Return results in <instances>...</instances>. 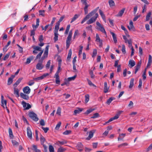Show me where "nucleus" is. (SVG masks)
<instances>
[{
    "instance_id": "1",
    "label": "nucleus",
    "mask_w": 152,
    "mask_h": 152,
    "mask_svg": "<svg viewBox=\"0 0 152 152\" xmlns=\"http://www.w3.org/2000/svg\"><path fill=\"white\" fill-rule=\"evenodd\" d=\"M99 7H98L95 9L92 10L91 12L88 14L83 19L84 22L88 19L91 17V18L87 22L88 24H90L95 22L96 18L99 16L98 14L96 13Z\"/></svg>"
},
{
    "instance_id": "2",
    "label": "nucleus",
    "mask_w": 152,
    "mask_h": 152,
    "mask_svg": "<svg viewBox=\"0 0 152 152\" xmlns=\"http://www.w3.org/2000/svg\"><path fill=\"white\" fill-rule=\"evenodd\" d=\"M49 47V45L47 46L41 58L40 57L38 61V62L36 66V68L37 69L41 70L44 68V65L42 63L43 60L48 57Z\"/></svg>"
},
{
    "instance_id": "3",
    "label": "nucleus",
    "mask_w": 152,
    "mask_h": 152,
    "mask_svg": "<svg viewBox=\"0 0 152 152\" xmlns=\"http://www.w3.org/2000/svg\"><path fill=\"white\" fill-rule=\"evenodd\" d=\"M33 49L34 50L40 51V52L36 56L35 60H37L38 58H40L42 55L43 52V50H42L41 48L38 46H33Z\"/></svg>"
},
{
    "instance_id": "4",
    "label": "nucleus",
    "mask_w": 152,
    "mask_h": 152,
    "mask_svg": "<svg viewBox=\"0 0 152 152\" xmlns=\"http://www.w3.org/2000/svg\"><path fill=\"white\" fill-rule=\"evenodd\" d=\"M121 112L122 111H119L118 114H116L114 117L110 118L108 121L106 122L104 124V125H105L114 120L117 119L118 118Z\"/></svg>"
},
{
    "instance_id": "5",
    "label": "nucleus",
    "mask_w": 152,
    "mask_h": 152,
    "mask_svg": "<svg viewBox=\"0 0 152 152\" xmlns=\"http://www.w3.org/2000/svg\"><path fill=\"white\" fill-rule=\"evenodd\" d=\"M96 25L97 26L96 28L97 29L99 30L102 33H104L105 34H106V32L104 28L99 22H96Z\"/></svg>"
},
{
    "instance_id": "6",
    "label": "nucleus",
    "mask_w": 152,
    "mask_h": 152,
    "mask_svg": "<svg viewBox=\"0 0 152 152\" xmlns=\"http://www.w3.org/2000/svg\"><path fill=\"white\" fill-rule=\"evenodd\" d=\"M28 115L29 117L34 121H37L38 120L39 118L37 117V115L33 112H30Z\"/></svg>"
},
{
    "instance_id": "7",
    "label": "nucleus",
    "mask_w": 152,
    "mask_h": 152,
    "mask_svg": "<svg viewBox=\"0 0 152 152\" xmlns=\"http://www.w3.org/2000/svg\"><path fill=\"white\" fill-rule=\"evenodd\" d=\"M40 140L41 141V144L42 145H43L44 150L45 151H47V146L44 144V142L45 141V139L41 134L40 136Z\"/></svg>"
},
{
    "instance_id": "8",
    "label": "nucleus",
    "mask_w": 152,
    "mask_h": 152,
    "mask_svg": "<svg viewBox=\"0 0 152 152\" xmlns=\"http://www.w3.org/2000/svg\"><path fill=\"white\" fill-rule=\"evenodd\" d=\"M26 129L28 137L30 139H32V134L30 127H28Z\"/></svg>"
},
{
    "instance_id": "9",
    "label": "nucleus",
    "mask_w": 152,
    "mask_h": 152,
    "mask_svg": "<svg viewBox=\"0 0 152 152\" xmlns=\"http://www.w3.org/2000/svg\"><path fill=\"white\" fill-rule=\"evenodd\" d=\"M72 39V37H68L67 38L66 41V49H68L70 46V44L71 43V41Z\"/></svg>"
},
{
    "instance_id": "10",
    "label": "nucleus",
    "mask_w": 152,
    "mask_h": 152,
    "mask_svg": "<svg viewBox=\"0 0 152 152\" xmlns=\"http://www.w3.org/2000/svg\"><path fill=\"white\" fill-rule=\"evenodd\" d=\"M76 147L77 150L80 152H81L83 150V145L81 142H79L77 144Z\"/></svg>"
},
{
    "instance_id": "11",
    "label": "nucleus",
    "mask_w": 152,
    "mask_h": 152,
    "mask_svg": "<svg viewBox=\"0 0 152 152\" xmlns=\"http://www.w3.org/2000/svg\"><path fill=\"white\" fill-rule=\"evenodd\" d=\"M23 91L24 93L28 94L30 92L31 89L28 86H27L23 88Z\"/></svg>"
},
{
    "instance_id": "12",
    "label": "nucleus",
    "mask_w": 152,
    "mask_h": 152,
    "mask_svg": "<svg viewBox=\"0 0 152 152\" xmlns=\"http://www.w3.org/2000/svg\"><path fill=\"white\" fill-rule=\"evenodd\" d=\"M95 132V131L94 130L90 131L89 136L86 138V139L88 140H89L91 138L93 137L94 134V133Z\"/></svg>"
},
{
    "instance_id": "13",
    "label": "nucleus",
    "mask_w": 152,
    "mask_h": 152,
    "mask_svg": "<svg viewBox=\"0 0 152 152\" xmlns=\"http://www.w3.org/2000/svg\"><path fill=\"white\" fill-rule=\"evenodd\" d=\"M141 62L140 61L138 62L137 65L135 66V71L134 72V74H136V73L137 72L139 69H140L141 65Z\"/></svg>"
},
{
    "instance_id": "14",
    "label": "nucleus",
    "mask_w": 152,
    "mask_h": 152,
    "mask_svg": "<svg viewBox=\"0 0 152 152\" xmlns=\"http://www.w3.org/2000/svg\"><path fill=\"white\" fill-rule=\"evenodd\" d=\"M141 62L140 61L138 62L137 65L135 66V71L134 72V74H136V73L137 72L139 69H140L141 65Z\"/></svg>"
},
{
    "instance_id": "15",
    "label": "nucleus",
    "mask_w": 152,
    "mask_h": 152,
    "mask_svg": "<svg viewBox=\"0 0 152 152\" xmlns=\"http://www.w3.org/2000/svg\"><path fill=\"white\" fill-rule=\"evenodd\" d=\"M15 77V75H12L10 77L8 78L7 82V85H10L13 82V79Z\"/></svg>"
},
{
    "instance_id": "16",
    "label": "nucleus",
    "mask_w": 152,
    "mask_h": 152,
    "mask_svg": "<svg viewBox=\"0 0 152 152\" xmlns=\"http://www.w3.org/2000/svg\"><path fill=\"white\" fill-rule=\"evenodd\" d=\"M20 96L24 99L28 100L29 99V96L28 95L24 94L23 93H21L20 94Z\"/></svg>"
},
{
    "instance_id": "17",
    "label": "nucleus",
    "mask_w": 152,
    "mask_h": 152,
    "mask_svg": "<svg viewBox=\"0 0 152 152\" xmlns=\"http://www.w3.org/2000/svg\"><path fill=\"white\" fill-rule=\"evenodd\" d=\"M109 89V88L107 87V83L106 82L104 83V93H107L108 92Z\"/></svg>"
},
{
    "instance_id": "18",
    "label": "nucleus",
    "mask_w": 152,
    "mask_h": 152,
    "mask_svg": "<svg viewBox=\"0 0 152 152\" xmlns=\"http://www.w3.org/2000/svg\"><path fill=\"white\" fill-rule=\"evenodd\" d=\"M14 93L15 95H16V96L17 97H18L19 96V90L18 89L16 88V87H14Z\"/></svg>"
},
{
    "instance_id": "19",
    "label": "nucleus",
    "mask_w": 152,
    "mask_h": 152,
    "mask_svg": "<svg viewBox=\"0 0 152 152\" xmlns=\"http://www.w3.org/2000/svg\"><path fill=\"white\" fill-rule=\"evenodd\" d=\"M129 64L130 65L129 67L131 68L135 65V62L133 60H130L129 61Z\"/></svg>"
},
{
    "instance_id": "20",
    "label": "nucleus",
    "mask_w": 152,
    "mask_h": 152,
    "mask_svg": "<svg viewBox=\"0 0 152 152\" xmlns=\"http://www.w3.org/2000/svg\"><path fill=\"white\" fill-rule=\"evenodd\" d=\"M83 110V109L78 108L77 110H75L74 111L75 115H76L77 114L79 113H81Z\"/></svg>"
},
{
    "instance_id": "21",
    "label": "nucleus",
    "mask_w": 152,
    "mask_h": 152,
    "mask_svg": "<svg viewBox=\"0 0 152 152\" xmlns=\"http://www.w3.org/2000/svg\"><path fill=\"white\" fill-rule=\"evenodd\" d=\"M34 57L33 56H31L28 58L26 59V64H28L30 63L31 61L33 59Z\"/></svg>"
},
{
    "instance_id": "22",
    "label": "nucleus",
    "mask_w": 152,
    "mask_h": 152,
    "mask_svg": "<svg viewBox=\"0 0 152 152\" xmlns=\"http://www.w3.org/2000/svg\"><path fill=\"white\" fill-rule=\"evenodd\" d=\"M134 79L133 78L131 79L130 81V85L129 86V88L130 89H132L134 85Z\"/></svg>"
},
{
    "instance_id": "23",
    "label": "nucleus",
    "mask_w": 152,
    "mask_h": 152,
    "mask_svg": "<svg viewBox=\"0 0 152 152\" xmlns=\"http://www.w3.org/2000/svg\"><path fill=\"white\" fill-rule=\"evenodd\" d=\"M110 34L112 35L113 37V40L114 42L116 43L117 42V38L115 34L113 33V32H110Z\"/></svg>"
},
{
    "instance_id": "24",
    "label": "nucleus",
    "mask_w": 152,
    "mask_h": 152,
    "mask_svg": "<svg viewBox=\"0 0 152 152\" xmlns=\"http://www.w3.org/2000/svg\"><path fill=\"white\" fill-rule=\"evenodd\" d=\"M125 9V8L122 9L118 12V13L117 15V16L118 17L121 16L124 13Z\"/></svg>"
},
{
    "instance_id": "25",
    "label": "nucleus",
    "mask_w": 152,
    "mask_h": 152,
    "mask_svg": "<svg viewBox=\"0 0 152 152\" xmlns=\"http://www.w3.org/2000/svg\"><path fill=\"white\" fill-rule=\"evenodd\" d=\"M22 79V78H19L16 82L13 84L14 87H16L20 82Z\"/></svg>"
},
{
    "instance_id": "26",
    "label": "nucleus",
    "mask_w": 152,
    "mask_h": 152,
    "mask_svg": "<svg viewBox=\"0 0 152 152\" xmlns=\"http://www.w3.org/2000/svg\"><path fill=\"white\" fill-rule=\"evenodd\" d=\"M130 26H128L127 27L129 30L132 29L134 27L133 25V23L132 20L130 21L129 23Z\"/></svg>"
},
{
    "instance_id": "27",
    "label": "nucleus",
    "mask_w": 152,
    "mask_h": 152,
    "mask_svg": "<svg viewBox=\"0 0 152 152\" xmlns=\"http://www.w3.org/2000/svg\"><path fill=\"white\" fill-rule=\"evenodd\" d=\"M56 143L58 145H62L64 144H66L67 143V142L65 140H64L61 141H58Z\"/></svg>"
},
{
    "instance_id": "28",
    "label": "nucleus",
    "mask_w": 152,
    "mask_h": 152,
    "mask_svg": "<svg viewBox=\"0 0 152 152\" xmlns=\"http://www.w3.org/2000/svg\"><path fill=\"white\" fill-rule=\"evenodd\" d=\"M60 25V24L59 23H56V25L55 26V30L54 31V32L58 33V31L59 28V26Z\"/></svg>"
},
{
    "instance_id": "29",
    "label": "nucleus",
    "mask_w": 152,
    "mask_h": 152,
    "mask_svg": "<svg viewBox=\"0 0 152 152\" xmlns=\"http://www.w3.org/2000/svg\"><path fill=\"white\" fill-rule=\"evenodd\" d=\"M126 134L125 133H122L120 134L119 137H118V140L119 141L120 140H122L126 136Z\"/></svg>"
},
{
    "instance_id": "30",
    "label": "nucleus",
    "mask_w": 152,
    "mask_h": 152,
    "mask_svg": "<svg viewBox=\"0 0 152 152\" xmlns=\"http://www.w3.org/2000/svg\"><path fill=\"white\" fill-rule=\"evenodd\" d=\"M11 52H9L7 54H6L4 57L2 58L3 60L4 61L6 60L9 57L10 54Z\"/></svg>"
},
{
    "instance_id": "31",
    "label": "nucleus",
    "mask_w": 152,
    "mask_h": 152,
    "mask_svg": "<svg viewBox=\"0 0 152 152\" xmlns=\"http://www.w3.org/2000/svg\"><path fill=\"white\" fill-rule=\"evenodd\" d=\"M9 133L10 137L11 139L13 138L14 136L12 134V130L10 128H9Z\"/></svg>"
},
{
    "instance_id": "32",
    "label": "nucleus",
    "mask_w": 152,
    "mask_h": 152,
    "mask_svg": "<svg viewBox=\"0 0 152 152\" xmlns=\"http://www.w3.org/2000/svg\"><path fill=\"white\" fill-rule=\"evenodd\" d=\"M79 16V15L75 14L74 16V17L72 18V20L70 23H72L74 21H75Z\"/></svg>"
},
{
    "instance_id": "33",
    "label": "nucleus",
    "mask_w": 152,
    "mask_h": 152,
    "mask_svg": "<svg viewBox=\"0 0 152 152\" xmlns=\"http://www.w3.org/2000/svg\"><path fill=\"white\" fill-rule=\"evenodd\" d=\"M54 42H56V41L58 40V33L54 32Z\"/></svg>"
},
{
    "instance_id": "34",
    "label": "nucleus",
    "mask_w": 152,
    "mask_h": 152,
    "mask_svg": "<svg viewBox=\"0 0 152 152\" xmlns=\"http://www.w3.org/2000/svg\"><path fill=\"white\" fill-rule=\"evenodd\" d=\"M108 2L110 7H113L115 5V2L113 0H109Z\"/></svg>"
},
{
    "instance_id": "35",
    "label": "nucleus",
    "mask_w": 152,
    "mask_h": 152,
    "mask_svg": "<svg viewBox=\"0 0 152 152\" xmlns=\"http://www.w3.org/2000/svg\"><path fill=\"white\" fill-rule=\"evenodd\" d=\"M89 6V5H85V7L84 8L85 14H86L88 13V8Z\"/></svg>"
},
{
    "instance_id": "36",
    "label": "nucleus",
    "mask_w": 152,
    "mask_h": 152,
    "mask_svg": "<svg viewBox=\"0 0 152 152\" xmlns=\"http://www.w3.org/2000/svg\"><path fill=\"white\" fill-rule=\"evenodd\" d=\"M132 41L131 39L129 40V41H128V43L129 44L128 46L129 48H131V49H132V48H134L132 45Z\"/></svg>"
},
{
    "instance_id": "37",
    "label": "nucleus",
    "mask_w": 152,
    "mask_h": 152,
    "mask_svg": "<svg viewBox=\"0 0 152 152\" xmlns=\"http://www.w3.org/2000/svg\"><path fill=\"white\" fill-rule=\"evenodd\" d=\"M7 101L6 100H4V101H3L2 103L3 104H1V106L3 107L4 108H7Z\"/></svg>"
},
{
    "instance_id": "38",
    "label": "nucleus",
    "mask_w": 152,
    "mask_h": 152,
    "mask_svg": "<svg viewBox=\"0 0 152 152\" xmlns=\"http://www.w3.org/2000/svg\"><path fill=\"white\" fill-rule=\"evenodd\" d=\"M43 77H42V76L38 77L37 78H33V80L36 81H38L39 80H41L42 79H43Z\"/></svg>"
},
{
    "instance_id": "39",
    "label": "nucleus",
    "mask_w": 152,
    "mask_h": 152,
    "mask_svg": "<svg viewBox=\"0 0 152 152\" xmlns=\"http://www.w3.org/2000/svg\"><path fill=\"white\" fill-rule=\"evenodd\" d=\"M151 15V12H149L146 17V21H148L149 19V18L150 17Z\"/></svg>"
},
{
    "instance_id": "40",
    "label": "nucleus",
    "mask_w": 152,
    "mask_h": 152,
    "mask_svg": "<svg viewBox=\"0 0 152 152\" xmlns=\"http://www.w3.org/2000/svg\"><path fill=\"white\" fill-rule=\"evenodd\" d=\"M97 54V51L96 49H94L93 50V54L92 55V57L93 58L94 57L96 56Z\"/></svg>"
},
{
    "instance_id": "41",
    "label": "nucleus",
    "mask_w": 152,
    "mask_h": 152,
    "mask_svg": "<svg viewBox=\"0 0 152 152\" xmlns=\"http://www.w3.org/2000/svg\"><path fill=\"white\" fill-rule=\"evenodd\" d=\"M39 15H42V16H45V11L44 10H39Z\"/></svg>"
},
{
    "instance_id": "42",
    "label": "nucleus",
    "mask_w": 152,
    "mask_h": 152,
    "mask_svg": "<svg viewBox=\"0 0 152 152\" xmlns=\"http://www.w3.org/2000/svg\"><path fill=\"white\" fill-rule=\"evenodd\" d=\"M99 116V114L98 113H94L93 115L91 117V118H96L98 117Z\"/></svg>"
},
{
    "instance_id": "43",
    "label": "nucleus",
    "mask_w": 152,
    "mask_h": 152,
    "mask_svg": "<svg viewBox=\"0 0 152 152\" xmlns=\"http://www.w3.org/2000/svg\"><path fill=\"white\" fill-rule=\"evenodd\" d=\"M94 110V109H90L89 110H87L85 113V114L88 115L91 112H92L93 110Z\"/></svg>"
},
{
    "instance_id": "44",
    "label": "nucleus",
    "mask_w": 152,
    "mask_h": 152,
    "mask_svg": "<svg viewBox=\"0 0 152 152\" xmlns=\"http://www.w3.org/2000/svg\"><path fill=\"white\" fill-rule=\"evenodd\" d=\"M128 145V143L125 142L119 145H118V148H121L122 147H125V146H127Z\"/></svg>"
},
{
    "instance_id": "45",
    "label": "nucleus",
    "mask_w": 152,
    "mask_h": 152,
    "mask_svg": "<svg viewBox=\"0 0 152 152\" xmlns=\"http://www.w3.org/2000/svg\"><path fill=\"white\" fill-rule=\"evenodd\" d=\"M12 142L13 145L14 146H17L19 145V143L15 140H12Z\"/></svg>"
},
{
    "instance_id": "46",
    "label": "nucleus",
    "mask_w": 152,
    "mask_h": 152,
    "mask_svg": "<svg viewBox=\"0 0 152 152\" xmlns=\"http://www.w3.org/2000/svg\"><path fill=\"white\" fill-rule=\"evenodd\" d=\"M70 26V25H69L67 26L65 31V34H68V33L69 31Z\"/></svg>"
},
{
    "instance_id": "47",
    "label": "nucleus",
    "mask_w": 152,
    "mask_h": 152,
    "mask_svg": "<svg viewBox=\"0 0 152 152\" xmlns=\"http://www.w3.org/2000/svg\"><path fill=\"white\" fill-rule=\"evenodd\" d=\"M113 100V97L110 98L109 99L107 100L106 103L107 104L109 105L110 104L111 102Z\"/></svg>"
},
{
    "instance_id": "48",
    "label": "nucleus",
    "mask_w": 152,
    "mask_h": 152,
    "mask_svg": "<svg viewBox=\"0 0 152 152\" xmlns=\"http://www.w3.org/2000/svg\"><path fill=\"white\" fill-rule=\"evenodd\" d=\"M96 41L97 42H99L100 41L102 40L100 39V37L98 34H96Z\"/></svg>"
},
{
    "instance_id": "49",
    "label": "nucleus",
    "mask_w": 152,
    "mask_h": 152,
    "mask_svg": "<svg viewBox=\"0 0 152 152\" xmlns=\"http://www.w3.org/2000/svg\"><path fill=\"white\" fill-rule=\"evenodd\" d=\"M61 124V122H59L58 124L56 125V127H55V129L56 130H58Z\"/></svg>"
},
{
    "instance_id": "50",
    "label": "nucleus",
    "mask_w": 152,
    "mask_h": 152,
    "mask_svg": "<svg viewBox=\"0 0 152 152\" xmlns=\"http://www.w3.org/2000/svg\"><path fill=\"white\" fill-rule=\"evenodd\" d=\"M50 64V60H49L48 61L46 65V67L47 69H48L49 67Z\"/></svg>"
},
{
    "instance_id": "51",
    "label": "nucleus",
    "mask_w": 152,
    "mask_h": 152,
    "mask_svg": "<svg viewBox=\"0 0 152 152\" xmlns=\"http://www.w3.org/2000/svg\"><path fill=\"white\" fill-rule=\"evenodd\" d=\"M39 123L40 125L42 126H44L45 125V122L43 119H41L39 121Z\"/></svg>"
},
{
    "instance_id": "52",
    "label": "nucleus",
    "mask_w": 152,
    "mask_h": 152,
    "mask_svg": "<svg viewBox=\"0 0 152 152\" xmlns=\"http://www.w3.org/2000/svg\"><path fill=\"white\" fill-rule=\"evenodd\" d=\"M61 113V109L60 107H58L57 110L56 114L59 115H60Z\"/></svg>"
},
{
    "instance_id": "53",
    "label": "nucleus",
    "mask_w": 152,
    "mask_h": 152,
    "mask_svg": "<svg viewBox=\"0 0 152 152\" xmlns=\"http://www.w3.org/2000/svg\"><path fill=\"white\" fill-rule=\"evenodd\" d=\"M99 12L102 18H105V15L101 10L99 9Z\"/></svg>"
},
{
    "instance_id": "54",
    "label": "nucleus",
    "mask_w": 152,
    "mask_h": 152,
    "mask_svg": "<svg viewBox=\"0 0 152 152\" xmlns=\"http://www.w3.org/2000/svg\"><path fill=\"white\" fill-rule=\"evenodd\" d=\"M79 34V31L78 30H77L75 32L74 35L73 37V38L75 39L76 36Z\"/></svg>"
},
{
    "instance_id": "55",
    "label": "nucleus",
    "mask_w": 152,
    "mask_h": 152,
    "mask_svg": "<svg viewBox=\"0 0 152 152\" xmlns=\"http://www.w3.org/2000/svg\"><path fill=\"white\" fill-rule=\"evenodd\" d=\"M121 51L124 54L126 52L125 50V46L124 45H122V48L121 49Z\"/></svg>"
},
{
    "instance_id": "56",
    "label": "nucleus",
    "mask_w": 152,
    "mask_h": 152,
    "mask_svg": "<svg viewBox=\"0 0 152 152\" xmlns=\"http://www.w3.org/2000/svg\"><path fill=\"white\" fill-rule=\"evenodd\" d=\"M77 76L76 75H75L74 76H73L72 77H69L68 78V80L69 81H70L71 80H74L75 79V78Z\"/></svg>"
},
{
    "instance_id": "57",
    "label": "nucleus",
    "mask_w": 152,
    "mask_h": 152,
    "mask_svg": "<svg viewBox=\"0 0 152 152\" xmlns=\"http://www.w3.org/2000/svg\"><path fill=\"white\" fill-rule=\"evenodd\" d=\"M152 149V144H151L146 149V152H148Z\"/></svg>"
},
{
    "instance_id": "58",
    "label": "nucleus",
    "mask_w": 152,
    "mask_h": 152,
    "mask_svg": "<svg viewBox=\"0 0 152 152\" xmlns=\"http://www.w3.org/2000/svg\"><path fill=\"white\" fill-rule=\"evenodd\" d=\"M49 149L50 152H54V148L52 145H50L49 146Z\"/></svg>"
},
{
    "instance_id": "59",
    "label": "nucleus",
    "mask_w": 152,
    "mask_h": 152,
    "mask_svg": "<svg viewBox=\"0 0 152 152\" xmlns=\"http://www.w3.org/2000/svg\"><path fill=\"white\" fill-rule=\"evenodd\" d=\"M85 102L87 103L89 100V95L88 94H86L85 96Z\"/></svg>"
},
{
    "instance_id": "60",
    "label": "nucleus",
    "mask_w": 152,
    "mask_h": 152,
    "mask_svg": "<svg viewBox=\"0 0 152 152\" xmlns=\"http://www.w3.org/2000/svg\"><path fill=\"white\" fill-rule=\"evenodd\" d=\"M71 130H66L63 133V134L64 135H68L71 133Z\"/></svg>"
},
{
    "instance_id": "61",
    "label": "nucleus",
    "mask_w": 152,
    "mask_h": 152,
    "mask_svg": "<svg viewBox=\"0 0 152 152\" xmlns=\"http://www.w3.org/2000/svg\"><path fill=\"white\" fill-rule=\"evenodd\" d=\"M88 84L90 86H95L92 83V82L89 80L87 79Z\"/></svg>"
},
{
    "instance_id": "62",
    "label": "nucleus",
    "mask_w": 152,
    "mask_h": 152,
    "mask_svg": "<svg viewBox=\"0 0 152 152\" xmlns=\"http://www.w3.org/2000/svg\"><path fill=\"white\" fill-rule=\"evenodd\" d=\"M42 129L44 131V132L46 133L49 130V129L48 127L45 128L43 127H42Z\"/></svg>"
},
{
    "instance_id": "63",
    "label": "nucleus",
    "mask_w": 152,
    "mask_h": 152,
    "mask_svg": "<svg viewBox=\"0 0 152 152\" xmlns=\"http://www.w3.org/2000/svg\"><path fill=\"white\" fill-rule=\"evenodd\" d=\"M65 150L64 148L61 147L58 149L57 152H64Z\"/></svg>"
},
{
    "instance_id": "64",
    "label": "nucleus",
    "mask_w": 152,
    "mask_h": 152,
    "mask_svg": "<svg viewBox=\"0 0 152 152\" xmlns=\"http://www.w3.org/2000/svg\"><path fill=\"white\" fill-rule=\"evenodd\" d=\"M34 83V80H30L28 83V85L29 86H31Z\"/></svg>"
}]
</instances>
